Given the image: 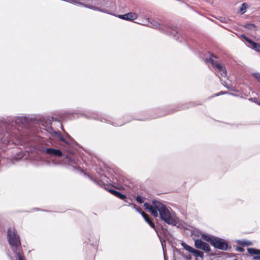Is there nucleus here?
Listing matches in <instances>:
<instances>
[{
    "instance_id": "f257e3e1",
    "label": "nucleus",
    "mask_w": 260,
    "mask_h": 260,
    "mask_svg": "<svg viewBox=\"0 0 260 260\" xmlns=\"http://www.w3.org/2000/svg\"><path fill=\"white\" fill-rule=\"evenodd\" d=\"M144 206L154 217L158 216V212L160 219L167 223L172 225L176 224L177 221L172 216L170 209L161 203L157 201H153L152 205L145 203Z\"/></svg>"
},
{
    "instance_id": "f03ea898",
    "label": "nucleus",
    "mask_w": 260,
    "mask_h": 260,
    "mask_svg": "<svg viewBox=\"0 0 260 260\" xmlns=\"http://www.w3.org/2000/svg\"><path fill=\"white\" fill-rule=\"evenodd\" d=\"M202 238L207 242L210 243L214 247L222 250H226L228 247V243L222 239L210 237L205 234L202 235Z\"/></svg>"
},
{
    "instance_id": "7ed1b4c3",
    "label": "nucleus",
    "mask_w": 260,
    "mask_h": 260,
    "mask_svg": "<svg viewBox=\"0 0 260 260\" xmlns=\"http://www.w3.org/2000/svg\"><path fill=\"white\" fill-rule=\"evenodd\" d=\"M7 238L12 250L21 247L19 236L17 234L14 228H9L8 229Z\"/></svg>"
},
{
    "instance_id": "20e7f679",
    "label": "nucleus",
    "mask_w": 260,
    "mask_h": 260,
    "mask_svg": "<svg viewBox=\"0 0 260 260\" xmlns=\"http://www.w3.org/2000/svg\"><path fill=\"white\" fill-rule=\"evenodd\" d=\"M139 23H140V22H139ZM140 24L147 25L149 27H153L155 28L162 29L161 25L159 23L155 21V20H151L149 18H147L145 20V21L143 22L142 23H140Z\"/></svg>"
},
{
    "instance_id": "39448f33",
    "label": "nucleus",
    "mask_w": 260,
    "mask_h": 260,
    "mask_svg": "<svg viewBox=\"0 0 260 260\" xmlns=\"http://www.w3.org/2000/svg\"><path fill=\"white\" fill-rule=\"evenodd\" d=\"M194 245L197 248L202 249L206 252L210 251V247L209 244L200 239L195 240Z\"/></svg>"
},
{
    "instance_id": "423d86ee",
    "label": "nucleus",
    "mask_w": 260,
    "mask_h": 260,
    "mask_svg": "<svg viewBox=\"0 0 260 260\" xmlns=\"http://www.w3.org/2000/svg\"><path fill=\"white\" fill-rule=\"evenodd\" d=\"M45 152L49 155L56 157H61L62 155V152L60 150L52 148H47L45 150Z\"/></svg>"
},
{
    "instance_id": "0eeeda50",
    "label": "nucleus",
    "mask_w": 260,
    "mask_h": 260,
    "mask_svg": "<svg viewBox=\"0 0 260 260\" xmlns=\"http://www.w3.org/2000/svg\"><path fill=\"white\" fill-rule=\"evenodd\" d=\"M138 15L137 14L132 12L128 13L124 15H119V17L122 19L131 21L136 19Z\"/></svg>"
},
{
    "instance_id": "6e6552de",
    "label": "nucleus",
    "mask_w": 260,
    "mask_h": 260,
    "mask_svg": "<svg viewBox=\"0 0 260 260\" xmlns=\"http://www.w3.org/2000/svg\"><path fill=\"white\" fill-rule=\"evenodd\" d=\"M141 215L143 217L145 220L149 224V225L153 229L155 230V231L156 232V229L155 228V226L154 223L151 221V220L150 219L148 215H147L146 213H145L144 212H141Z\"/></svg>"
},
{
    "instance_id": "1a4fd4ad",
    "label": "nucleus",
    "mask_w": 260,
    "mask_h": 260,
    "mask_svg": "<svg viewBox=\"0 0 260 260\" xmlns=\"http://www.w3.org/2000/svg\"><path fill=\"white\" fill-rule=\"evenodd\" d=\"M247 41L251 45V48L257 52H260V45L251 40H247Z\"/></svg>"
},
{
    "instance_id": "9d476101",
    "label": "nucleus",
    "mask_w": 260,
    "mask_h": 260,
    "mask_svg": "<svg viewBox=\"0 0 260 260\" xmlns=\"http://www.w3.org/2000/svg\"><path fill=\"white\" fill-rule=\"evenodd\" d=\"M13 251L16 254L18 260H24V257L23 252L21 251V247L14 249Z\"/></svg>"
},
{
    "instance_id": "9b49d317",
    "label": "nucleus",
    "mask_w": 260,
    "mask_h": 260,
    "mask_svg": "<svg viewBox=\"0 0 260 260\" xmlns=\"http://www.w3.org/2000/svg\"><path fill=\"white\" fill-rule=\"evenodd\" d=\"M109 191L120 199L123 200L126 198V196L124 194H121L115 190L110 189Z\"/></svg>"
},
{
    "instance_id": "f8f14e48",
    "label": "nucleus",
    "mask_w": 260,
    "mask_h": 260,
    "mask_svg": "<svg viewBox=\"0 0 260 260\" xmlns=\"http://www.w3.org/2000/svg\"><path fill=\"white\" fill-rule=\"evenodd\" d=\"M206 61L210 62L214 67L216 68L217 69L222 65V64L219 63L212 58L206 59Z\"/></svg>"
},
{
    "instance_id": "ddd939ff",
    "label": "nucleus",
    "mask_w": 260,
    "mask_h": 260,
    "mask_svg": "<svg viewBox=\"0 0 260 260\" xmlns=\"http://www.w3.org/2000/svg\"><path fill=\"white\" fill-rule=\"evenodd\" d=\"M248 252L251 255H259L260 250L256 249L253 248H249L247 249Z\"/></svg>"
},
{
    "instance_id": "4468645a",
    "label": "nucleus",
    "mask_w": 260,
    "mask_h": 260,
    "mask_svg": "<svg viewBox=\"0 0 260 260\" xmlns=\"http://www.w3.org/2000/svg\"><path fill=\"white\" fill-rule=\"evenodd\" d=\"M247 8H248L247 4L244 3L241 5V7H240L239 12L241 14H243L246 12Z\"/></svg>"
},
{
    "instance_id": "2eb2a0df",
    "label": "nucleus",
    "mask_w": 260,
    "mask_h": 260,
    "mask_svg": "<svg viewBox=\"0 0 260 260\" xmlns=\"http://www.w3.org/2000/svg\"><path fill=\"white\" fill-rule=\"evenodd\" d=\"M181 244L182 246L185 250H186L187 251H188V252H189L190 253H192L193 250L194 249L193 248L188 245L187 244H186L185 243H184L183 242H182Z\"/></svg>"
},
{
    "instance_id": "dca6fc26",
    "label": "nucleus",
    "mask_w": 260,
    "mask_h": 260,
    "mask_svg": "<svg viewBox=\"0 0 260 260\" xmlns=\"http://www.w3.org/2000/svg\"><path fill=\"white\" fill-rule=\"evenodd\" d=\"M192 253H193L194 256L196 257H200L201 258H203L204 257V253L203 252L195 249L193 250Z\"/></svg>"
},
{
    "instance_id": "f3484780",
    "label": "nucleus",
    "mask_w": 260,
    "mask_h": 260,
    "mask_svg": "<svg viewBox=\"0 0 260 260\" xmlns=\"http://www.w3.org/2000/svg\"><path fill=\"white\" fill-rule=\"evenodd\" d=\"M222 77H225L226 75V71L225 67L222 64L218 69Z\"/></svg>"
},
{
    "instance_id": "a211bd4d",
    "label": "nucleus",
    "mask_w": 260,
    "mask_h": 260,
    "mask_svg": "<svg viewBox=\"0 0 260 260\" xmlns=\"http://www.w3.org/2000/svg\"><path fill=\"white\" fill-rule=\"evenodd\" d=\"M54 133L57 136L58 138L63 142L65 143H67V142L65 140V139L63 138L61 134L59 132H54Z\"/></svg>"
},
{
    "instance_id": "6ab92c4d",
    "label": "nucleus",
    "mask_w": 260,
    "mask_h": 260,
    "mask_svg": "<svg viewBox=\"0 0 260 260\" xmlns=\"http://www.w3.org/2000/svg\"><path fill=\"white\" fill-rule=\"evenodd\" d=\"M136 201L139 203H142L143 202V200L141 196H138L136 197Z\"/></svg>"
},
{
    "instance_id": "aec40b11",
    "label": "nucleus",
    "mask_w": 260,
    "mask_h": 260,
    "mask_svg": "<svg viewBox=\"0 0 260 260\" xmlns=\"http://www.w3.org/2000/svg\"><path fill=\"white\" fill-rule=\"evenodd\" d=\"M254 77L256 79L260 81V74H255Z\"/></svg>"
},
{
    "instance_id": "412c9836",
    "label": "nucleus",
    "mask_w": 260,
    "mask_h": 260,
    "mask_svg": "<svg viewBox=\"0 0 260 260\" xmlns=\"http://www.w3.org/2000/svg\"><path fill=\"white\" fill-rule=\"evenodd\" d=\"M253 258L254 260H260V256H254Z\"/></svg>"
},
{
    "instance_id": "4be33fe9",
    "label": "nucleus",
    "mask_w": 260,
    "mask_h": 260,
    "mask_svg": "<svg viewBox=\"0 0 260 260\" xmlns=\"http://www.w3.org/2000/svg\"><path fill=\"white\" fill-rule=\"evenodd\" d=\"M241 37L245 39L246 41L247 40H250L249 39L247 38L244 35H241Z\"/></svg>"
},
{
    "instance_id": "5701e85b",
    "label": "nucleus",
    "mask_w": 260,
    "mask_h": 260,
    "mask_svg": "<svg viewBox=\"0 0 260 260\" xmlns=\"http://www.w3.org/2000/svg\"><path fill=\"white\" fill-rule=\"evenodd\" d=\"M191 258V255L189 254L188 255L186 256V258L187 259H190Z\"/></svg>"
},
{
    "instance_id": "b1692460",
    "label": "nucleus",
    "mask_w": 260,
    "mask_h": 260,
    "mask_svg": "<svg viewBox=\"0 0 260 260\" xmlns=\"http://www.w3.org/2000/svg\"><path fill=\"white\" fill-rule=\"evenodd\" d=\"M85 7H87V8H90V9H92V8H93V9H96L95 7H91V6H86V5H85Z\"/></svg>"
},
{
    "instance_id": "393cba45",
    "label": "nucleus",
    "mask_w": 260,
    "mask_h": 260,
    "mask_svg": "<svg viewBox=\"0 0 260 260\" xmlns=\"http://www.w3.org/2000/svg\"><path fill=\"white\" fill-rule=\"evenodd\" d=\"M225 92H220L219 93H218L217 94H216L215 95H219L220 94H224L225 93Z\"/></svg>"
},
{
    "instance_id": "a878e982",
    "label": "nucleus",
    "mask_w": 260,
    "mask_h": 260,
    "mask_svg": "<svg viewBox=\"0 0 260 260\" xmlns=\"http://www.w3.org/2000/svg\"><path fill=\"white\" fill-rule=\"evenodd\" d=\"M239 249L240 251H242V248H239Z\"/></svg>"
},
{
    "instance_id": "bb28decb",
    "label": "nucleus",
    "mask_w": 260,
    "mask_h": 260,
    "mask_svg": "<svg viewBox=\"0 0 260 260\" xmlns=\"http://www.w3.org/2000/svg\"><path fill=\"white\" fill-rule=\"evenodd\" d=\"M249 26H253V24H249Z\"/></svg>"
},
{
    "instance_id": "cd10ccee",
    "label": "nucleus",
    "mask_w": 260,
    "mask_h": 260,
    "mask_svg": "<svg viewBox=\"0 0 260 260\" xmlns=\"http://www.w3.org/2000/svg\"><path fill=\"white\" fill-rule=\"evenodd\" d=\"M249 100H250V101H253V99H249Z\"/></svg>"
},
{
    "instance_id": "c85d7f7f",
    "label": "nucleus",
    "mask_w": 260,
    "mask_h": 260,
    "mask_svg": "<svg viewBox=\"0 0 260 260\" xmlns=\"http://www.w3.org/2000/svg\"><path fill=\"white\" fill-rule=\"evenodd\" d=\"M221 22H224V21L223 20V19H222V20H221Z\"/></svg>"
},
{
    "instance_id": "c756f323",
    "label": "nucleus",
    "mask_w": 260,
    "mask_h": 260,
    "mask_svg": "<svg viewBox=\"0 0 260 260\" xmlns=\"http://www.w3.org/2000/svg\"><path fill=\"white\" fill-rule=\"evenodd\" d=\"M255 99H253L252 101H255Z\"/></svg>"
},
{
    "instance_id": "7c9ffc66",
    "label": "nucleus",
    "mask_w": 260,
    "mask_h": 260,
    "mask_svg": "<svg viewBox=\"0 0 260 260\" xmlns=\"http://www.w3.org/2000/svg\"><path fill=\"white\" fill-rule=\"evenodd\" d=\"M259 105H260V102L258 103Z\"/></svg>"
}]
</instances>
